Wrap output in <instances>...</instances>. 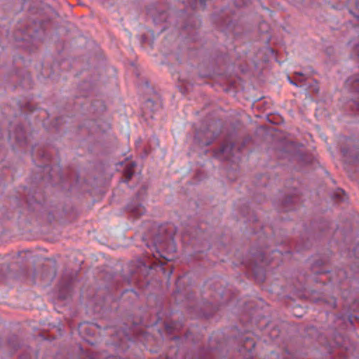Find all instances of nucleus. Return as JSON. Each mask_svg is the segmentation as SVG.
<instances>
[{"instance_id":"nucleus-32","label":"nucleus","mask_w":359,"mask_h":359,"mask_svg":"<svg viewBox=\"0 0 359 359\" xmlns=\"http://www.w3.org/2000/svg\"><path fill=\"white\" fill-rule=\"evenodd\" d=\"M300 160L302 161H304V162L306 163H309L311 162V158L309 156H306V155H302L300 156Z\"/></svg>"},{"instance_id":"nucleus-10","label":"nucleus","mask_w":359,"mask_h":359,"mask_svg":"<svg viewBox=\"0 0 359 359\" xmlns=\"http://www.w3.org/2000/svg\"><path fill=\"white\" fill-rule=\"evenodd\" d=\"M257 259L260 260L262 264L260 266H255L252 271L255 278L259 281L263 282L265 279V271L264 266L268 264L265 261L264 254L262 252L257 255Z\"/></svg>"},{"instance_id":"nucleus-18","label":"nucleus","mask_w":359,"mask_h":359,"mask_svg":"<svg viewBox=\"0 0 359 359\" xmlns=\"http://www.w3.org/2000/svg\"><path fill=\"white\" fill-rule=\"evenodd\" d=\"M37 169V172L43 173V175H41L39 177H34V180L35 182H39L40 180H45L46 177H47L48 180L53 179V175L50 173L51 171V168L48 165H46L43 167H39Z\"/></svg>"},{"instance_id":"nucleus-23","label":"nucleus","mask_w":359,"mask_h":359,"mask_svg":"<svg viewBox=\"0 0 359 359\" xmlns=\"http://www.w3.org/2000/svg\"><path fill=\"white\" fill-rule=\"evenodd\" d=\"M350 13L357 20H359V0H355L354 6L351 9H350Z\"/></svg>"},{"instance_id":"nucleus-17","label":"nucleus","mask_w":359,"mask_h":359,"mask_svg":"<svg viewBox=\"0 0 359 359\" xmlns=\"http://www.w3.org/2000/svg\"><path fill=\"white\" fill-rule=\"evenodd\" d=\"M341 152L350 163H359V152L353 151L346 148L341 149Z\"/></svg>"},{"instance_id":"nucleus-22","label":"nucleus","mask_w":359,"mask_h":359,"mask_svg":"<svg viewBox=\"0 0 359 359\" xmlns=\"http://www.w3.org/2000/svg\"><path fill=\"white\" fill-rule=\"evenodd\" d=\"M10 271V266L7 263L2 264L0 266V280L4 278Z\"/></svg>"},{"instance_id":"nucleus-27","label":"nucleus","mask_w":359,"mask_h":359,"mask_svg":"<svg viewBox=\"0 0 359 359\" xmlns=\"http://www.w3.org/2000/svg\"><path fill=\"white\" fill-rule=\"evenodd\" d=\"M154 105H155V102L151 98L147 99V100L144 102V107L146 109H148L151 110V111L154 110Z\"/></svg>"},{"instance_id":"nucleus-38","label":"nucleus","mask_w":359,"mask_h":359,"mask_svg":"<svg viewBox=\"0 0 359 359\" xmlns=\"http://www.w3.org/2000/svg\"><path fill=\"white\" fill-rule=\"evenodd\" d=\"M313 91L316 93V94H318V92H319V88H314L313 89Z\"/></svg>"},{"instance_id":"nucleus-5","label":"nucleus","mask_w":359,"mask_h":359,"mask_svg":"<svg viewBox=\"0 0 359 359\" xmlns=\"http://www.w3.org/2000/svg\"><path fill=\"white\" fill-rule=\"evenodd\" d=\"M78 281V271L65 270L60 283L58 297L62 300L69 297Z\"/></svg>"},{"instance_id":"nucleus-47","label":"nucleus","mask_w":359,"mask_h":359,"mask_svg":"<svg viewBox=\"0 0 359 359\" xmlns=\"http://www.w3.org/2000/svg\"><path fill=\"white\" fill-rule=\"evenodd\" d=\"M90 328L89 327H85L84 330H85V332H87L88 330H89Z\"/></svg>"},{"instance_id":"nucleus-1","label":"nucleus","mask_w":359,"mask_h":359,"mask_svg":"<svg viewBox=\"0 0 359 359\" xmlns=\"http://www.w3.org/2000/svg\"><path fill=\"white\" fill-rule=\"evenodd\" d=\"M29 12L34 16L29 18L25 23L20 25L15 32L16 40H41L46 24L58 16L55 11L48 5L40 8L32 6L29 8Z\"/></svg>"},{"instance_id":"nucleus-12","label":"nucleus","mask_w":359,"mask_h":359,"mask_svg":"<svg viewBox=\"0 0 359 359\" xmlns=\"http://www.w3.org/2000/svg\"><path fill=\"white\" fill-rule=\"evenodd\" d=\"M348 320L351 325H353L355 321L359 322V316H354L351 313H359V299H354L351 304L348 306L347 309Z\"/></svg>"},{"instance_id":"nucleus-44","label":"nucleus","mask_w":359,"mask_h":359,"mask_svg":"<svg viewBox=\"0 0 359 359\" xmlns=\"http://www.w3.org/2000/svg\"><path fill=\"white\" fill-rule=\"evenodd\" d=\"M231 21H229V23L227 24V28H229V27H230V26H231Z\"/></svg>"},{"instance_id":"nucleus-43","label":"nucleus","mask_w":359,"mask_h":359,"mask_svg":"<svg viewBox=\"0 0 359 359\" xmlns=\"http://www.w3.org/2000/svg\"><path fill=\"white\" fill-rule=\"evenodd\" d=\"M236 6H241V4L240 3H238V2H237V1H236Z\"/></svg>"},{"instance_id":"nucleus-16","label":"nucleus","mask_w":359,"mask_h":359,"mask_svg":"<svg viewBox=\"0 0 359 359\" xmlns=\"http://www.w3.org/2000/svg\"><path fill=\"white\" fill-rule=\"evenodd\" d=\"M214 291L213 297L215 299H223L226 295V288L220 281H216L212 285Z\"/></svg>"},{"instance_id":"nucleus-4","label":"nucleus","mask_w":359,"mask_h":359,"mask_svg":"<svg viewBox=\"0 0 359 359\" xmlns=\"http://www.w3.org/2000/svg\"><path fill=\"white\" fill-rule=\"evenodd\" d=\"M221 133L220 124L213 122L204 129L196 130L194 142L200 147L210 145Z\"/></svg>"},{"instance_id":"nucleus-42","label":"nucleus","mask_w":359,"mask_h":359,"mask_svg":"<svg viewBox=\"0 0 359 359\" xmlns=\"http://www.w3.org/2000/svg\"><path fill=\"white\" fill-rule=\"evenodd\" d=\"M264 26H267V25L264 22H263L260 25V27H264Z\"/></svg>"},{"instance_id":"nucleus-8","label":"nucleus","mask_w":359,"mask_h":359,"mask_svg":"<svg viewBox=\"0 0 359 359\" xmlns=\"http://www.w3.org/2000/svg\"><path fill=\"white\" fill-rule=\"evenodd\" d=\"M255 346L256 342L254 338L243 336L238 341V351L245 359H250L252 358V351L255 349Z\"/></svg>"},{"instance_id":"nucleus-30","label":"nucleus","mask_w":359,"mask_h":359,"mask_svg":"<svg viewBox=\"0 0 359 359\" xmlns=\"http://www.w3.org/2000/svg\"><path fill=\"white\" fill-rule=\"evenodd\" d=\"M19 359H31V352L29 351H25L20 355Z\"/></svg>"},{"instance_id":"nucleus-24","label":"nucleus","mask_w":359,"mask_h":359,"mask_svg":"<svg viewBox=\"0 0 359 359\" xmlns=\"http://www.w3.org/2000/svg\"><path fill=\"white\" fill-rule=\"evenodd\" d=\"M79 88L82 90L89 91L93 88V85L90 82L84 81L80 84Z\"/></svg>"},{"instance_id":"nucleus-15","label":"nucleus","mask_w":359,"mask_h":359,"mask_svg":"<svg viewBox=\"0 0 359 359\" xmlns=\"http://www.w3.org/2000/svg\"><path fill=\"white\" fill-rule=\"evenodd\" d=\"M14 134L15 140L18 143L22 145L27 144L26 132L22 124H18L15 126Z\"/></svg>"},{"instance_id":"nucleus-6","label":"nucleus","mask_w":359,"mask_h":359,"mask_svg":"<svg viewBox=\"0 0 359 359\" xmlns=\"http://www.w3.org/2000/svg\"><path fill=\"white\" fill-rule=\"evenodd\" d=\"M152 269L150 262H145L142 259L132 261L128 264V273L133 278V281L146 278L149 271Z\"/></svg>"},{"instance_id":"nucleus-9","label":"nucleus","mask_w":359,"mask_h":359,"mask_svg":"<svg viewBox=\"0 0 359 359\" xmlns=\"http://www.w3.org/2000/svg\"><path fill=\"white\" fill-rule=\"evenodd\" d=\"M346 84L351 90L359 97V75L355 74L349 77L346 81ZM348 106L353 111H359V101L352 100L349 101Z\"/></svg>"},{"instance_id":"nucleus-3","label":"nucleus","mask_w":359,"mask_h":359,"mask_svg":"<svg viewBox=\"0 0 359 359\" xmlns=\"http://www.w3.org/2000/svg\"><path fill=\"white\" fill-rule=\"evenodd\" d=\"M57 274V262L54 259H46L45 262L39 264L37 268H35L32 275H28V278L30 279L33 284L36 283V279L41 283L46 286L49 285L54 280Z\"/></svg>"},{"instance_id":"nucleus-20","label":"nucleus","mask_w":359,"mask_h":359,"mask_svg":"<svg viewBox=\"0 0 359 359\" xmlns=\"http://www.w3.org/2000/svg\"><path fill=\"white\" fill-rule=\"evenodd\" d=\"M92 107L95 111L100 112L106 110V106L102 100H96L92 102Z\"/></svg>"},{"instance_id":"nucleus-40","label":"nucleus","mask_w":359,"mask_h":359,"mask_svg":"<svg viewBox=\"0 0 359 359\" xmlns=\"http://www.w3.org/2000/svg\"><path fill=\"white\" fill-rule=\"evenodd\" d=\"M334 196H335L336 198H339V200H342V198H341L340 197V196H339V194H334Z\"/></svg>"},{"instance_id":"nucleus-26","label":"nucleus","mask_w":359,"mask_h":359,"mask_svg":"<svg viewBox=\"0 0 359 359\" xmlns=\"http://www.w3.org/2000/svg\"><path fill=\"white\" fill-rule=\"evenodd\" d=\"M351 270L356 273H359V258H355L351 265Z\"/></svg>"},{"instance_id":"nucleus-33","label":"nucleus","mask_w":359,"mask_h":359,"mask_svg":"<svg viewBox=\"0 0 359 359\" xmlns=\"http://www.w3.org/2000/svg\"><path fill=\"white\" fill-rule=\"evenodd\" d=\"M199 359H212L210 353H205L204 355L200 356Z\"/></svg>"},{"instance_id":"nucleus-41","label":"nucleus","mask_w":359,"mask_h":359,"mask_svg":"<svg viewBox=\"0 0 359 359\" xmlns=\"http://www.w3.org/2000/svg\"><path fill=\"white\" fill-rule=\"evenodd\" d=\"M165 329H166V330H167V331H170V330H171V327H170V326H169V325H166V326H165Z\"/></svg>"},{"instance_id":"nucleus-37","label":"nucleus","mask_w":359,"mask_h":359,"mask_svg":"<svg viewBox=\"0 0 359 359\" xmlns=\"http://www.w3.org/2000/svg\"><path fill=\"white\" fill-rule=\"evenodd\" d=\"M288 79H289V81H290V83H292V85H294V86H297V83H295L294 81H293L290 79V77H288Z\"/></svg>"},{"instance_id":"nucleus-19","label":"nucleus","mask_w":359,"mask_h":359,"mask_svg":"<svg viewBox=\"0 0 359 359\" xmlns=\"http://www.w3.org/2000/svg\"><path fill=\"white\" fill-rule=\"evenodd\" d=\"M135 164L134 163H130L126 166L123 169V175L124 177L123 182L128 183L133 176L135 171L134 168Z\"/></svg>"},{"instance_id":"nucleus-45","label":"nucleus","mask_w":359,"mask_h":359,"mask_svg":"<svg viewBox=\"0 0 359 359\" xmlns=\"http://www.w3.org/2000/svg\"><path fill=\"white\" fill-rule=\"evenodd\" d=\"M84 359H95V358H93V357L89 356V357H86V358H85Z\"/></svg>"},{"instance_id":"nucleus-46","label":"nucleus","mask_w":359,"mask_h":359,"mask_svg":"<svg viewBox=\"0 0 359 359\" xmlns=\"http://www.w3.org/2000/svg\"><path fill=\"white\" fill-rule=\"evenodd\" d=\"M296 74H298V75H300V76H302V75H303V74H302V73H301V72H298V73H296Z\"/></svg>"},{"instance_id":"nucleus-21","label":"nucleus","mask_w":359,"mask_h":359,"mask_svg":"<svg viewBox=\"0 0 359 359\" xmlns=\"http://www.w3.org/2000/svg\"><path fill=\"white\" fill-rule=\"evenodd\" d=\"M168 19V13L165 11H161L158 13V15L154 17L155 22H165Z\"/></svg>"},{"instance_id":"nucleus-25","label":"nucleus","mask_w":359,"mask_h":359,"mask_svg":"<svg viewBox=\"0 0 359 359\" xmlns=\"http://www.w3.org/2000/svg\"><path fill=\"white\" fill-rule=\"evenodd\" d=\"M323 302L330 306L332 309H336L337 307V299L334 297H331L329 299H323Z\"/></svg>"},{"instance_id":"nucleus-7","label":"nucleus","mask_w":359,"mask_h":359,"mask_svg":"<svg viewBox=\"0 0 359 359\" xmlns=\"http://www.w3.org/2000/svg\"><path fill=\"white\" fill-rule=\"evenodd\" d=\"M300 201V192L297 189H294L292 193L285 195L278 207V210L283 212L294 210Z\"/></svg>"},{"instance_id":"nucleus-28","label":"nucleus","mask_w":359,"mask_h":359,"mask_svg":"<svg viewBox=\"0 0 359 359\" xmlns=\"http://www.w3.org/2000/svg\"><path fill=\"white\" fill-rule=\"evenodd\" d=\"M318 228L321 232L325 231L329 228L328 222L324 220L321 221L319 225L318 226Z\"/></svg>"},{"instance_id":"nucleus-48","label":"nucleus","mask_w":359,"mask_h":359,"mask_svg":"<svg viewBox=\"0 0 359 359\" xmlns=\"http://www.w3.org/2000/svg\"><path fill=\"white\" fill-rule=\"evenodd\" d=\"M145 83H146V86H147V88H149V83H148V82L147 81Z\"/></svg>"},{"instance_id":"nucleus-11","label":"nucleus","mask_w":359,"mask_h":359,"mask_svg":"<svg viewBox=\"0 0 359 359\" xmlns=\"http://www.w3.org/2000/svg\"><path fill=\"white\" fill-rule=\"evenodd\" d=\"M235 147V144L230 140H225L224 144L219 147L218 150L213 151V156L215 158H222V154H225L226 156H230Z\"/></svg>"},{"instance_id":"nucleus-14","label":"nucleus","mask_w":359,"mask_h":359,"mask_svg":"<svg viewBox=\"0 0 359 359\" xmlns=\"http://www.w3.org/2000/svg\"><path fill=\"white\" fill-rule=\"evenodd\" d=\"M127 210L134 217H140L145 213L144 207L138 201H133L127 205Z\"/></svg>"},{"instance_id":"nucleus-35","label":"nucleus","mask_w":359,"mask_h":359,"mask_svg":"<svg viewBox=\"0 0 359 359\" xmlns=\"http://www.w3.org/2000/svg\"><path fill=\"white\" fill-rule=\"evenodd\" d=\"M307 330L308 331L311 330V331L316 332V328L314 326H311V327L307 328Z\"/></svg>"},{"instance_id":"nucleus-29","label":"nucleus","mask_w":359,"mask_h":359,"mask_svg":"<svg viewBox=\"0 0 359 359\" xmlns=\"http://www.w3.org/2000/svg\"><path fill=\"white\" fill-rule=\"evenodd\" d=\"M198 2L203 9H205L206 8L207 0H193V4H194L195 7Z\"/></svg>"},{"instance_id":"nucleus-31","label":"nucleus","mask_w":359,"mask_h":359,"mask_svg":"<svg viewBox=\"0 0 359 359\" xmlns=\"http://www.w3.org/2000/svg\"><path fill=\"white\" fill-rule=\"evenodd\" d=\"M249 207L247 205H245L241 209V213L244 216L246 217V215L249 213Z\"/></svg>"},{"instance_id":"nucleus-36","label":"nucleus","mask_w":359,"mask_h":359,"mask_svg":"<svg viewBox=\"0 0 359 359\" xmlns=\"http://www.w3.org/2000/svg\"><path fill=\"white\" fill-rule=\"evenodd\" d=\"M146 191V189L144 188H142L141 190H140L137 194V196H138L142 192V193H145Z\"/></svg>"},{"instance_id":"nucleus-2","label":"nucleus","mask_w":359,"mask_h":359,"mask_svg":"<svg viewBox=\"0 0 359 359\" xmlns=\"http://www.w3.org/2000/svg\"><path fill=\"white\" fill-rule=\"evenodd\" d=\"M142 240L148 248H154L161 257L166 259H168L162 254L163 252L170 253L176 251L172 233L163 224L149 222Z\"/></svg>"},{"instance_id":"nucleus-39","label":"nucleus","mask_w":359,"mask_h":359,"mask_svg":"<svg viewBox=\"0 0 359 359\" xmlns=\"http://www.w3.org/2000/svg\"><path fill=\"white\" fill-rule=\"evenodd\" d=\"M150 91H151L155 95H157L156 92L154 90L153 88L149 89Z\"/></svg>"},{"instance_id":"nucleus-34","label":"nucleus","mask_w":359,"mask_h":359,"mask_svg":"<svg viewBox=\"0 0 359 359\" xmlns=\"http://www.w3.org/2000/svg\"><path fill=\"white\" fill-rule=\"evenodd\" d=\"M22 254H31V252H30L29 250L18 252V257H21V255H22Z\"/></svg>"},{"instance_id":"nucleus-13","label":"nucleus","mask_w":359,"mask_h":359,"mask_svg":"<svg viewBox=\"0 0 359 359\" xmlns=\"http://www.w3.org/2000/svg\"><path fill=\"white\" fill-rule=\"evenodd\" d=\"M3 347L11 354H13L19 348L18 337L15 335L10 336L5 341Z\"/></svg>"}]
</instances>
